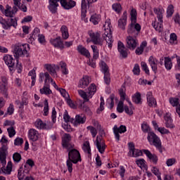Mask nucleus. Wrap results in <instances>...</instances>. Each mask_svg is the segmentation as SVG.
Returning <instances> with one entry per match:
<instances>
[{"instance_id": "1", "label": "nucleus", "mask_w": 180, "mask_h": 180, "mask_svg": "<svg viewBox=\"0 0 180 180\" xmlns=\"http://www.w3.org/2000/svg\"><path fill=\"white\" fill-rule=\"evenodd\" d=\"M6 155H8V147L6 145H2L0 148V164H1V171L3 174L11 175L12 172V162H8L6 165Z\"/></svg>"}, {"instance_id": "2", "label": "nucleus", "mask_w": 180, "mask_h": 180, "mask_svg": "<svg viewBox=\"0 0 180 180\" xmlns=\"http://www.w3.org/2000/svg\"><path fill=\"white\" fill-rule=\"evenodd\" d=\"M29 50H30V46L27 44L18 43L13 46V54L17 63L19 61V57H29Z\"/></svg>"}, {"instance_id": "3", "label": "nucleus", "mask_w": 180, "mask_h": 180, "mask_svg": "<svg viewBox=\"0 0 180 180\" xmlns=\"http://www.w3.org/2000/svg\"><path fill=\"white\" fill-rule=\"evenodd\" d=\"M147 140L148 143L150 144V146H154L158 151L162 154V150L164 148H162V143H161V139H160V137L154 133V131H149L147 136Z\"/></svg>"}, {"instance_id": "4", "label": "nucleus", "mask_w": 180, "mask_h": 180, "mask_svg": "<svg viewBox=\"0 0 180 180\" xmlns=\"http://www.w3.org/2000/svg\"><path fill=\"white\" fill-rule=\"evenodd\" d=\"M45 77L44 80V86L42 89H40L39 92L41 94V95H51L53 94V91L51 89H50V84H47V80H50V75L49 72H41L39 74V82L41 84L43 82V79Z\"/></svg>"}, {"instance_id": "5", "label": "nucleus", "mask_w": 180, "mask_h": 180, "mask_svg": "<svg viewBox=\"0 0 180 180\" xmlns=\"http://www.w3.org/2000/svg\"><path fill=\"white\" fill-rule=\"evenodd\" d=\"M105 32L103 34V39L105 40L109 49H112V43H113V38L112 36V30H110V21H106L104 25Z\"/></svg>"}, {"instance_id": "6", "label": "nucleus", "mask_w": 180, "mask_h": 180, "mask_svg": "<svg viewBox=\"0 0 180 180\" xmlns=\"http://www.w3.org/2000/svg\"><path fill=\"white\" fill-rule=\"evenodd\" d=\"M67 150L68 151V160H72L73 164H77L78 161H82L81 154L78 150L74 149V148Z\"/></svg>"}, {"instance_id": "7", "label": "nucleus", "mask_w": 180, "mask_h": 180, "mask_svg": "<svg viewBox=\"0 0 180 180\" xmlns=\"http://www.w3.org/2000/svg\"><path fill=\"white\" fill-rule=\"evenodd\" d=\"M89 36L91 38L89 41H91L94 44H97L98 46L103 45V39L101 38V34L99 32H94L92 31H90L89 32Z\"/></svg>"}, {"instance_id": "8", "label": "nucleus", "mask_w": 180, "mask_h": 180, "mask_svg": "<svg viewBox=\"0 0 180 180\" xmlns=\"http://www.w3.org/2000/svg\"><path fill=\"white\" fill-rule=\"evenodd\" d=\"M101 67V70L104 74V81L107 85L110 84V74L109 73V68H108V65L104 61H101L100 63Z\"/></svg>"}, {"instance_id": "9", "label": "nucleus", "mask_w": 180, "mask_h": 180, "mask_svg": "<svg viewBox=\"0 0 180 180\" xmlns=\"http://www.w3.org/2000/svg\"><path fill=\"white\" fill-rule=\"evenodd\" d=\"M72 137L70 134H65L62 137V146L66 150H70V148H74V145L70 143L71 141Z\"/></svg>"}, {"instance_id": "10", "label": "nucleus", "mask_w": 180, "mask_h": 180, "mask_svg": "<svg viewBox=\"0 0 180 180\" xmlns=\"http://www.w3.org/2000/svg\"><path fill=\"white\" fill-rule=\"evenodd\" d=\"M127 48L129 50H134L139 46V41L134 37L129 36L127 37Z\"/></svg>"}, {"instance_id": "11", "label": "nucleus", "mask_w": 180, "mask_h": 180, "mask_svg": "<svg viewBox=\"0 0 180 180\" xmlns=\"http://www.w3.org/2000/svg\"><path fill=\"white\" fill-rule=\"evenodd\" d=\"M127 131V129L126 128V126L124 125H120V127H117V125H115L113 127V132L115 136V139L117 141H120V134L123 133H126ZM119 133L120 134H119Z\"/></svg>"}, {"instance_id": "12", "label": "nucleus", "mask_w": 180, "mask_h": 180, "mask_svg": "<svg viewBox=\"0 0 180 180\" xmlns=\"http://www.w3.org/2000/svg\"><path fill=\"white\" fill-rule=\"evenodd\" d=\"M129 148V155L130 157H140L143 155V152L139 149H136L134 148V143L133 142H129L128 143Z\"/></svg>"}, {"instance_id": "13", "label": "nucleus", "mask_w": 180, "mask_h": 180, "mask_svg": "<svg viewBox=\"0 0 180 180\" xmlns=\"http://www.w3.org/2000/svg\"><path fill=\"white\" fill-rule=\"evenodd\" d=\"M50 43L53 46L56 47V49H60V50H63L64 49V42L61 40V37L51 39Z\"/></svg>"}, {"instance_id": "14", "label": "nucleus", "mask_w": 180, "mask_h": 180, "mask_svg": "<svg viewBox=\"0 0 180 180\" xmlns=\"http://www.w3.org/2000/svg\"><path fill=\"white\" fill-rule=\"evenodd\" d=\"M4 61L8 65L10 71H13L15 68V59L11 55H6L4 57Z\"/></svg>"}, {"instance_id": "15", "label": "nucleus", "mask_w": 180, "mask_h": 180, "mask_svg": "<svg viewBox=\"0 0 180 180\" xmlns=\"http://www.w3.org/2000/svg\"><path fill=\"white\" fill-rule=\"evenodd\" d=\"M60 1V5L64 9H72L75 5H77V3L75 1L70 0H56Z\"/></svg>"}, {"instance_id": "16", "label": "nucleus", "mask_w": 180, "mask_h": 180, "mask_svg": "<svg viewBox=\"0 0 180 180\" xmlns=\"http://www.w3.org/2000/svg\"><path fill=\"white\" fill-rule=\"evenodd\" d=\"M126 25H127V11H124L122 18L118 20V27L120 29L125 30Z\"/></svg>"}, {"instance_id": "17", "label": "nucleus", "mask_w": 180, "mask_h": 180, "mask_svg": "<svg viewBox=\"0 0 180 180\" xmlns=\"http://www.w3.org/2000/svg\"><path fill=\"white\" fill-rule=\"evenodd\" d=\"M117 47H118V51L120 56H122V58H127L128 50L126 49V46H124V44H122V41H119Z\"/></svg>"}, {"instance_id": "18", "label": "nucleus", "mask_w": 180, "mask_h": 180, "mask_svg": "<svg viewBox=\"0 0 180 180\" xmlns=\"http://www.w3.org/2000/svg\"><path fill=\"white\" fill-rule=\"evenodd\" d=\"M165 122V127L167 129H174L175 125L172 123V117H171V114L169 112H167L164 116Z\"/></svg>"}, {"instance_id": "19", "label": "nucleus", "mask_w": 180, "mask_h": 180, "mask_svg": "<svg viewBox=\"0 0 180 180\" xmlns=\"http://www.w3.org/2000/svg\"><path fill=\"white\" fill-rule=\"evenodd\" d=\"M143 152L146 154V157L153 162V164H157V162H158V157L157 155L151 153V152L147 149H143Z\"/></svg>"}, {"instance_id": "20", "label": "nucleus", "mask_w": 180, "mask_h": 180, "mask_svg": "<svg viewBox=\"0 0 180 180\" xmlns=\"http://www.w3.org/2000/svg\"><path fill=\"white\" fill-rule=\"evenodd\" d=\"M96 147L101 154H103L105 153V149L106 148V145H105V142L101 140L99 141V136L96 137Z\"/></svg>"}, {"instance_id": "21", "label": "nucleus", "mask_w": 180, "mask_h": 180, "mask_svg": "<svg viewBox=\"0 0 180 180\" xmlns=\"http://www.w3.org/2000/svg\"><path fill=\"white\" fill-rule=\"evenodd\" d=\"M28 137L32 141H37L39 140V132L34 129H30L28 132Z\"/></svg>"}, {"instance_id": "22", "label": "nucleus", "mask_w": 180, "mask_h": 180, "mask_svg": "<svg viewBox=\"0 0 180 180\" xmlns=\"http://www.w3.org/2000/svg\"><path fill=\"white\" fill-rule=\"evenodd\" d=\"M34 126L37 129L49 130V129H51V127L47 126V124L43 122V121L40 119L37 120L34 122Z\"/></svg>"}, {"instance_id": "23", "label": "nucleus", "mask_w": 180, "mask_h": 180, "mask_svg": "<svg viewBox=\"0 0 180 180\" xmlns=\"http://www.w3.org/2000/svg\"><path fill=\"white\" fill-rule=\"evenodd\" d=\"M77 50L78 53H79L82 56H84V57H86L87 58H89L91 57V53H89V51L84 47V46L79 45L77 48Z\"/></svg>"}, {"instance_id": "24", "label": "nucleus", "mask_w": 180, "mask_h": 180, "mask_svg": "<svg viewBox=\"0 0 180 180\" xmlns=\"http://www.w3.org/2000/svg\"><path fill=\"white\" fill-rule=\"evenodd\" d=\"M58 2H60V1L49 0V9L51 13H56L57 12V7L58 6Z\"/></svg>"}, {"instance_id": "25", "label": "nucleus", "mask_w": 180, "mask_h": 180, "mask_svg": "<svg viewBox=\"0 0 180 180\" xmlns=\"http://www.w3.org/2000/svg\"><path fill=\"white\" fill-rule=\"evenodd\" d=\"M149 65L151 67L152 70L155 72V74H157V70H158V60L155 58H153V56H150L148 59Z\"/></svg>"}, {"instance_id": "26", "label": "nucleus", "mask_w": 180, "mask_h": 180, "mask_svg": "<svg viewBox=\"0 0 180 180\" xmlns=\"http://www.w3.org/2000/svg\"><path fill=\"white\" fill-rule=\"evenodd\" d=\"M89 77L88 76H83L82 79L79 81V88L85 89V87L89 85Z\"/></svg>"}, {"instance_id": "27", "label": "nucleus", "mask_w": 180, "mask_h": 180, "mask_svg": "<svg viewBox=\"0 0 180 180\" xmlns=\"http://www.w3.org/2000/svg\"><path fill=\"white\" fill-rule=\"evenodd\" d=\"M134 23L136 22H131L128 27L127 33L131 37H137L139 36L138 32H136L134 28Z\"/></svg>"}, {"instance_id": "28", "label": "nucleus", "mask_w": 180, "mask_h": 180, "mask_svg": "<svg viewBox=\"0 0 180 180\" xmlns=\"http://www.w3.org/2000/svg\"><path fill=\"white\" fill-rule=\"evenodd\" d=\"M146 97L148 106H157V101H155V98L153 97V93L151 91L147 93Z\"/></svg>"}, {"instance_id": "29", "label": "nucleus", "mask_w": 180, "mask_h": 180, "mask_svg": "<svg viewBox=\"0 0 180 180\" xmlns=\"http://www.w3.org/2000/svg\"><path fill=\"white\" fill-rule=\"evenodd\" d=\"M44 68L45 70L49 71V72L52 75V77H53L54 78L57 77V71H56V68H54L53 65L45 64Z\"/></svg>"}, {"instance_id": "30", "label": "nucleus", "mask_w": 180, "mask_h": 180, "mask_svg": "<svg viewBox=\"0 0 180 180\" xmlns=\"http://www.w3.org/2000/svg\"><path fill=\"white\" fill-rule=\"evenodd\" d=\"M7 26H8V29H11L12 26L16 29L18 26V19L12 18L7 19Z\"/></svg>"}, {"instance_id": "31", "label": "nucleus", "mask_w": 180, "mask_h": 180, "mask_svg": "<svg viewBox=\"0 0 180 180\" xmlns=\"http://www.w3.org/2000/svg\"><path fill=\"white\" fill-rule=\"evenodd\" d=\"M146 46H147V41H142L140 46L136 49L135 51L136 54H137V56H141V54H143L144 51V48Z\"/></svg>"}, {"instance_id": "32", "label": "nucleus", "mask_w": 180, "mask_h": 180, "mask_svg": "<svg viewBox=\"0 0 180 180\" xmlns=\"http://www.w3.org/2000/svg\"><path fill=\"white\" fill-rule=\"evenodd\" d=\"M96 92V85L95 84H91L88 88V98H92L95 93Z\"/></svg>"}, {"instance_id": "33", "label": "nucleus", "mask_w": 180, "mask_h": 180, "mask_svg": "<svg viewBox=\"0 0 180 180\" xmlns=\"http://www.w3.org/2000/svg\"><path fill=\"white\" fill-rule=\"evenodd\" d=\"M86 120L85 117H82L79 115H77L75 117V126H78V124H84Z\"/></svg>"}, {"instance_id": "34", "label": "nucleus", "mask_w": 180, "mask_h": 180, "mask_svg": "<svg viewBox=\"0 0 180 180\" xmlns=\"http://www.w3.org/2000/svg\"><path fill=\"white\" fill-rule=\"evenodd\" d=\"M62 33V37L64 40H67L70 37V34H68V28L65 25H63L60 28Z\"/></svg>"}, {"instance_id": "35", "label": "nucleus", "mask_w": 180, "mask_h": 180, "mask_svg": "<svg viewBox=\"0 0 180 180\" xmlns=\"http://www.w3.org/2000/svg\"><path fill=\"white\" fill-rule=\"evenodd\" d=\"M90 22L94 25H98L101 22V15L94 14L90 18Z\"/></svg>"}, {"instance_id": "36", "label": "nucleus", "mask_w": 180, "mask_h": 180, "mask_svg": "<svg viewBox=\"0 0 180 180\" xmlns=\"http://www.w3.org/2000/svg\"><path fill=\"white\" fill-rule=\"evenodd\" d=\"M132 102H134V103H136V105L141 103V94L139 92L136 93L132 96Z\"/></svg>"}, {"instance_id": "37", "label": "nucleus", "mask_w": 180, "mask_h": 180, "mask_svg": "<svg viewBox=\"0 0 180 180\" xmlns=\"http://www.w3.org/2000/svg\"><path fill=\"white\" fill-rule=\"evenodd\" d=\"M11 7L9 6V5H7L6 8L4 10V15L7 18H13V15H15V13L12 11V10L11 11Z\"/></svg>"}, {"instance_id": "38", "label": "nucleus", "mask_w": 180, "mask_h": 180, "mask_svg": "<svg viewBox=\"0 0 180 180\" xmlns=\"http://www.w3.org/2000/svg\"><path fill=\"white\" fill-rule=\"evenodd\" d=\"M165 67L168 70L172 68V61L169 57H165Z\"/></svg>"}, {"instance_id": "39", "label": "nucleus", "mask_w": 180, "mask_h": 180, "mask_svg": "<svg viewBox=\"0 0 180 180\" xmlns=\"http://www.w3.org/2000/svg\"><path fill=\"white\" fill-rule=\"evenodd\" d=\"M153 11L155 13L158 15L157 18L158 20L160 22V23H162V11H161V8H154Z\"/></svg>"}, {"instance_id": "40", "label": "nucleus", "mask_w": 180, "mask_h": 180, "mask_svg": "<svg viewBox=\"0 0 180 180\" xmlns=\"http://www.w3.org/2000/svg\"><path fill=\"white\" fill-rule=\"evenodd\" d=\"M169 103L173 106V108L179 106V98H170L169 99Z\"/></svg>"}, {"instance_id": "41", "label": "nucleus", "mask_w": 180, "mask_h": 180, "mask_svg": "<svg viewBox=\"0 0 180 180\" xmlns=\"http://www.w3.org/2000/svg\"><path fill=\"white\" fill-rule=\"evenodd\" d=\"M117 112L118 113H123L124 112V103L123 101H120L117 106Z\"/></svg>"}, {"instance_id": "42", "label": "nucleus", "mask_w": 180, "mask_h": 180, "mask_svg": "<svg viewBox=\"0 0 180 180\" xmlns=\"http://www.w3.org/2000/svg\"><path fill=\"white\" fill-rule=\"evenodd\" d=\"M137 22V11L132 9L131 11V22L136 23Z\"/></svg>"}, {"instance_id": "43", "label": "nucleus", "mask_w": 180, "mask_h": 180, "mask_svg": "<svg viewBox=\"0 0 180 180\" xmlns=\"http://www.w3.org/2000/svg\"><path fill=\"white\" fill-rule=\"evenodd\" d=\"M78 94L80 95V96H82V98H83V99H84V102H89V98H89L88 97V91L86 94V92L84 91L83 90H79Z\"/></svg>"}, {"instance_id": "44", "label": "nucleus", "mask_w": 180, "mask_h": 180, "mask_svg": "<svg viewBox=\"0 0 180 180\" xmlns=\"http://www.w3.org/2000/svg\"><path fill=\"white\" fill-rule=\"evenodd\" d=\"M0 23L5 30H8L9 29V26L8 25V20L4 19V18L0 16Z\"/></svg>"}, {"instance_id": "45", "label": "nucleus", "mask_w": 180, "mask_h": 180, "mask_svg": "<svg viewBox=\"0 0 180 180\" xmlns=\"http://www.w3.org/2000/svg\"><path fill=\"white\" fill-rule=\"evenodd\" d=\"M59 65H60V68L62 69V74L68 75V70L67 69V64L64 62H60Z\"/></svg>"}, {"instance_id": "46", "label": "nucleus", "mask_w": 180, "mask_h": 180, "mask_svg": "<svg viewBox=\"0 0 180 180\" xmlns=\"http://www.w3.org/2000/svg\"><path fill=\"white\" fill-rule=\"evenodd\" d=\"M82 148L84 153L91 154V146L89 145V141H86V143L83 144Z\"/></svg>"}, {"instance_id": "47", "label": "nucleus", "mask_w": 180, "mask_h": 180, "mask_svg": "<svg viewBox=\"0 0 180 180\" xmlns=\"http://www.w3.org/2000/svg\"><path fill=\"white\" fill-rule=\"evenodd\" d=\"M13 160L14 162H20V161L22 160V155L19 153H15L13 155Z\"/></svg>"}, {"instance_id": "48", "label": "nucleus", "mask_w": 180, "mask_h": 180, "mask_svg": "<svg viewBox=\"0 0 180 180\" xmlns=\"http://www.w3.org/2000/svg\"><path fill=\"white\" fill-rule=\"evenodd\" d=\"M123 88H124V86H122V88L119 90L120 101H122V102L126 100V92Z\"/></svg>"}, {"instance_id": "49", "label": "nucleus", "mask_w": 180, "mask_h": 180, "mask_svg": "<svg viewBox=\"0 0 180 180\" xmlns=\"http://www.w3.org/2000/svg\"><path fill=\"white\" fill-rule=\"evenodd\" d=\"M141 130L143 133H150V131H151V128H150V126H148V124H141Z\"/></svg>"}, {"instance_id": "50", "label": "nucleus", "mask_w": 180, "mask_h": 180, "mask_svg": "<svg viewBox=\"0 0 180 180\" xmlns=\"http://www.w3.org/2000/svg\"><path fill=\"white\" fill-rule=\"evenodd\" d=\"M8 84H1L0 86V90L3 93V94L6 96V98H8Z\"/></svg>"}, {"instance_id": "51", "label": "nucleus", "mask_w": 180, "mask_h": 180, "mask_svg": "<svg viewBox=\"0 0 180 180\" xmlns=\"http://www.w3.org/2000/svg\"><path fill=\"white\" fill-rule=\"evenodd\" d=\"M112 9L117 12V13H120V12H122V5H120V4H112Z\"/></svg>"}, {"instance_id": "52", "label": "nucleus", "mask_w": 180, "mask_h": 180, "mask_svg": "<svg viewBox=\"0 0 180 180\" xmlns=\"http://www.w3.org/2000/svg\"><path fill=\"white\" fill-rule=\"evenodd\" d=\"M44 116H49V101L47 99L44 100Z\"/></svg>"}, {"instance_id": "53", "label": "nucleus", "mask_w": 180, "mask_h": 180, "mask_svg": "<svg viewBox=\"0 0 180 180\" xmlns=\"http://www.w3.org/2000/svg\"><path fill=\"white\" fill-rule=\"evenodd\" d=\"M58 91H59L62 96H63V98H65V99H68L70 98V94H68V93L67 92V91H65V89L63 88H59L58 89Z\"/></svg>"}, {"instance_id": "54", "label": "nucleus", "mask_w": 180, "mask_h": 180, "mask_svg": "<svg viewBox=\"0 0 180 180\" xmlns=\"http://www.w3.org/2000/svg\"><path fill=\"white\" fill-rule=\"evenodd\" d=\"M167 13L168 18H171V16H172V15H174V6L172 4H170L167 7Z\"/></svg>"}, {"instance_id": "55", "label": "nucleus", "mask_w": 180, "mask_h": 180, "mask_svg": "<svg viewBox=\"0 0 180 180\" xmlns=\"http://www.w3.org/2000/svg\"><path fill=\"white\" fill-rule=\"evenodd\" d=\"M17 176H18V180H23V179H25V176H26V174H25V171L22 172V167H20L18 169Z\"/></svg>"}, {"instance_id": "56", "label": "nucleus", "mask_w": 180, "mask_h": 180, "mask_svg": "<svg viewBox=\"0 0 180 180\" xmlns=\"http://www.w3.org/2000/svg\"><path fill=\"white\" fill-rule=\"evenodd\" d=\"M87 130H89L92 137H96V134H98V131L92 126L87 127Z\"/></svg>"}, {"instance_id": "57", "label": "nucleus", "mask_w": 180, "mask_h": 180, "mask_svg": "<svg viewBox=\"0 0 180 180\" xmlns=\"http://www.w3.org/2000/svg\"><path fill=\"white\" fill-rule=\"evenodd\" d=\"M141 68L143 71H145L146 74L148 75H150V70L148 69V66L147 65V63L146 62H141Z\"/></svg>"}, {"instance_id": "58", "label": "nucleus", "mask_w": 180, "mask_h": 180, "mask_svg": "<svg viewBox=\"0 0 180 180\" xmlns=\"http://www.w3.org/2000/svg\"><path fill=\"white\" fill-rule=\"evenodd\" d=\"M7 131L8 133V136L10 138L13 137V136H15V134H16V131H15V128H13V127H11L8 128Z\"/></svg>"}, {"instance_id": "59", "label": "nucleus", "mask_w": 180, "mask_h": 180, "mask_svg": "<svg viewBox=\"0 0 180 180\" xmlns=\"http://www.w3.org/2000/svg\"><path fill=\"white\" fill-rule=\"evenodd\" d=\"M72 163H74V162L72 160H71L70 159L67 160L66 165H67L68 169L70 174H71V172H72Z\"/></svg>"}, {"instance_id": "60", "label": "nucleus", "mask_w": 180, "mask_h": 180, "mask_svg": "<svg viewBox=\"0 0 180 180\" xmlns=\"http://www.w3.org/2000/svg\"><path fill=\"white\" fill-rule=\"evenodd\" d=\"M132 71L134 75H140V66L139 65V64L136 63L134 65V67Z\"/></svg>"}, {"instance_id": "61", "label": "nucleus", "mask_w": 180, "mask_h": 180, "mask_svg": "<svg viewBox=\"0 0 180 180\" xmlns=\"http://www.w3.org/2000/svg\"><path fill=\"white\" fill-rule=\"evenodd\" d=\"M62 127L64 129V130H65V131H72V129H71L70 125H68V122H65L62 124Z\"/></svg>"}, {"instance_id": "62", "label": "nucleus", "mask_w": 180, "mask_h": 180, "mask_svg": "<svg viewBox=\"0 0 180 180\" xmlns=\"http://www.w3.org/2000/svg\"><path fill=\"white\" fill-rule=\"evenodd\" d=\"M158 131L161 134H169V130L164 128V127H159L158 128Z\"/></svg>"}, {"instance_id": "63", "label": "nucleus", "mask_w": 180, "mask_h": 180, "mask_svg": "<svg viewBox=\"0 0 180 180\" xmlns=\"http://www.w3.org/2000/svg\"><path fill=\"white\" fill-rule=\"evenodd\" d=\"M38 41L41 44H44L46 43V37L43 34H38Z\"/></svg>"}, {"instance_id": "64", "label": "nucleus", "mask_w": 180, "mask_h": 180, "mask_svg": "<svg viewBox=\"0 0 180 180\" xmlns=\"http://www.w3.org/2000/svg\"><path fill=\"white\" fill-rule=\"evenodd\" d=\"M22 144H23V139L16 138L14 140V145H15V146H22Z\"/></svg>"}]
</instances>
